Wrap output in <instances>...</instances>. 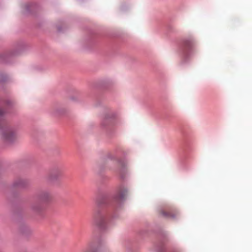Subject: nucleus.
<instances>
[{
	"mask_svg": "<svg viewBox=\"0 0 252 252\" xmlns=\"http://www.w3.org/2000/svg\"><path fill=\"white\" fill-rule=\"evenodd\" d=\"M118 165L120 167V168L122 169L125 167L126 163L124 160H120L118 161Z\"/></svg>",
	"mask_w": 252,
	"mask_h": 252,
	"instance_id": "0eeeda50",
	"label": "nucleus"
},
{
	"mask_svg": "<svg viewBox=\"0 0 252 252\" xmlns=\"http://www.w3.org/2000/svg\"><path fill=\"white\" fill-rule=\"evenodd\" d=\"M3 110L0 109V117L3 115Z\"/></svg>",
	"mask_w": 252,
	"mask_h": 252,
	"instance_id": "1a4fd4ad",
	"label": "nucleus"
},
{
	"mask_svg": "<svg viewBox=\"0 0 252 252\" xmlns=\"http://www.w3.org/2000/svg\"><path fill=\"white\" fill-rule=\"evenodd\" d=\"M2 137L7 142H12L16 138V133L13 129L7 128L4 130Z\"/></svg>",
	"mask_w": 252,
	"mask_h": 252,
	"instance_id": "f257e3e1",
	"label": "nucleus"
},
{
	"mask_svg": "<svg viewBox=\"0 0 252 252\" xmlns=\"http://www.w3.org/2000/svg\"><path fill=\"white\" fill-rule=\"evenodd\" d=\"M62 175V172L60 170H55L52 173V176L54 178H57Z\"/></svg>",
	"mask_w": 252,
	"mask_h": 252,
	"instance_id": "423d86ee",
	"label": "nucleus"
},
{
	"mask_svg": "<svg viewBox=\"0 0 252 252\" xmlns=\"http://www.w3.org/2000/svg\"><path fill=\"white\" fill-rule=\"evenodd\" d=\"M127 194V190L126 189H120L117 195L115 196V198L117 200H122L125 199L126 197Z\"/></svg>",
	"mask_w": 252,
	"mask_h": 252,
	"instance_id": "7ed1b4c3",
	"label": "nucleus"
},
{
	"mask_svg": "<svg viewBox=\"0 0 252 252\" xmlns=\"http://www.w3.org/2000/svg\"><path fill=\"white\" fill-rule=\"evenodd\" d=\"M51 197V195L49 192H44L41 194L40 198L42 201H46L50 199Z\"/></svg>",
	"mask_w": 252,
	"mask_h": 252,
	"instance_id": "39448f33",
	"label": "nucleus"
},
{
	"mask_svg": "<svg viewBox=\"0 0 252 252\" xmlns=\"http://www.w3.org/2000/svg\"><path fill=\"white\" fill-rule=\"evenodd\" d=\"M160 215L162 217L166 218H174L177 215V213L171 211H161Z\"/></svg>",
	"mask_w": 252,
	"mask_h": 252,
	"instance_id": "20e7f679",
	"label": "nucleus"
},
{
	"mask_svg": "<svg viewBox=\"0 0 252 252\" xmlns=\"http://www.w3.org/2000/svg\"><path fill=\"white\" fill-rule=\"evenodd\" d=\"M33 208L35 210H36V211H38V210H39V209H37V208H36L35 207V206H33Z\"/></svg>",
	"mask_w": 252,
	"mask_h": 252,
	"instance_id": "9d476101",
	"label": "nucleus"
},
{
	"mask_svg": "<svg viewBox=\"0 0 252 252\" xmlns=\"http://www.w3.org/2000/svg\"><path fill=\"white\" fill-rule=\"evenodd\" d=\"M94 221L96 225L101 226L104 221V218L100 213H97L94 216Z\"/></svg>",
	"mask_w": 252,
	"mask_h": 252,
	"instance_id": "f03ea898",
	"label": "nucleus"
},
{
	"mask_svg": "<svg viewBox=\"0 0 252 252\" xmlns=\"http://www.w3.org/2000/svg\"><path fill=\"white\" fill-rule=\"evenodd\" d=\"M84 252H96V251L94 249L92 248L91 246H89L85 249Z\"/></svg>",
	"mask_w": 252,
	"mask_h": 252,
	"instance_id": "6e6552de",
	"label": "nucleus"
}]
</instances>
